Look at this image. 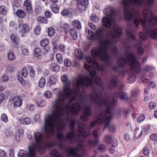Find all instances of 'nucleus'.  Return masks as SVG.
Instances as JSON below:
<instances>
[{
    "label": "nucleus",
    "mask_w": 157,
    "mask_h": 157,
    "mask_svg": "<svg viewBox=\"0 0 157 157\" xmlns=\"http://www.w3.org/2000/svg\"><path fill=\"white\" fill-rule=\"evenodd\" d=\"M145 118V115L143 114H141L137 117V121L138 122H140L143 121Z\"/></svg>",
    "instance_id": "nucleus-49"
},
{
    "label": "nucleus",
    "mask_w": 157,
    "mask_h": 157,
    "mask_svg": "<svg viewBox=\"0 0 157 157\" xmlns=\"http://www.w3.org/2000/svg\"><path fill=\"white\" fill-rule=\"evenodd\" d=\"M99 142L98 139L89 140L87 143L88 145L90 147H93L97 145Z\"/></svg>",
    "instance_id": "nucleus-21"
},
{
    "label": "nucleus",
    "mask_w": 157,
    "mask_h": 157,
    "mask_svg": "<svg viewBox=\"0 0 157 157\" xmlns=\"http://www.w3.org/2000/svg\"><path fill=\"white\" fill-rule=\"evenodd\" d=\"M51 155L54 156V157H64L61 153H59L56 149H52L50 152Z\"/></svg>",
    "instance_id": "nucleus-23"
},
{
    "label": "nucleus",
    "mask_w": 157,
    "mask_h": 157,
    "mask_svg": "<svg viewBox=\"0 0 157 157\" xmlns=\"http://www.w3.org/2000/svg\"><path fill=\"white\" fill-rule=\"evenodd\" d=\"M124 140L126 141H130L131 137L129 134L128 133H126L124 135Z\"/></svg>",
    "instance_id": "nucleus-62"
},
{
    "label": "nucleus",
    "mask_w": 157,
    "mask_h": 157,
    "mask_svg": "<svg viewBox=\"0 0 157 157\" xmlns=\"http://www.w3.org/2000/svg\"><path fill=\"white\" fill-rule=\"evenodd\" d=\"M143 132V130L142 128L139 127L136 128L134 131L133 139H136L140 138L142 136Z\"/></svg>",
    "instance_id": "nucleus-17"
},
{
    "label": "nucleus",
    "mask_w": 157,
    "mask_h": 157,
    "mask_svg": "<svg viewBox=\"0 0 157 157\" xmlns=\"http://www.w3.org/2000/svg\"><path fill=\"white\" fill-rule=\"evenodd\" d=\"M138 94V91L137 90H134L132 91L131 92V97L135 98L136 97Z\"/></svg>",
    "instance_id": "nucleus-60"
},
{
    "label": "nucleus",
    "mask_w": 157,
    "mask_h": 157,
    "mask_svg": "<svg viewBox=\"0 0 157 157\" xmlns=\"http://www.w3.org/2000/svg\"><path fill=\"white\" fill-rule=\"evenodd\" d=\"M1 118L2 121L5 123H6L8 121V118L5 113L2 114L1 117Z\"/></svg>",
    "instance_id": "nucleus-45"
},
{
    "label": "nucleus",
    "mask_w": 157,
    "mask_h": 157,
    "mask_svg": "<svg viewBox=\"0 0 157 157\" xmlns=\"http://www.w3.org/2000/svg\"><path fill=\"white\" fill-rule=\"evenodd\" d=\"M21 75L24 78H25L28 75V71L25 67H24L21 70Z\"/></svg>",
    "instance_id": "nucleus-44"
},
{
    "label": "nucleus",
    "mask_w": 157,
    "mask_h": 157,
    "mask_svg": "<svg viewBox=\"0 0 157 157\" xmlns=\"http://www.w3.org/2000/svg\"><path fill=\"white\" fill-rule=\"evenodd\" d=\"M90 20L94 22H97L99 21L98 17L95 14H92L90 17Z\"/></svg>",
    "instance_id": "nucleus-40"
},
{
    "label": "nucleus",
    "mask_w": 157,
    "mask_h": 157,
    "mask_svg": "<svg viewBox=\"0 0 157 157\" xmlns=\"http://www.w3.org/2000/svg\"><path fill=\"white\" fill-rule=\"evenodd\" d=\"M71 61L68 59H65L64 61V65L66 66L70 67L71 65Z\"/></svg>",
    "instance_id": "nucleus-58"
},
{
    "label": "nucleus",
    "mask_w": 157,
    "mask_h": 157,
    "mask_svg": "<svg viewBox=\"0 0 157 157\" xmlns=\"http://www.w3.org/2000/svg\"><path fill=\"white\" fill-rule=\"evenodd\" d=\"M57 80L56 77L54 75L51 76L49 78V83L51 85L54 84Z\"/></svg>",
    "instance_id": "nucleus-30"
},
{
    "label": "nucleus",
    "mask_w": 157,
    "mask_h": 157,
    "mask_svg": "<svg viewBox=\"0 0 157 157\" xmlns=\"http://www.w3.org/2000/svg\"><path fill=\"white\" fill-rule=\"evenodd\" d=\"M48 35L49 36H52L55 33V30L52 28H49L48 30Z\"/></svg>",
    "instance_id": "nucleus-46"
},
{
    "label": "nucleus",
    "mask_w": 157,
    "mask_h": 157,
    "mask_svg": "<svg viewBox=\"0 0 157 157\" xmlns=\"http://www.w3.org/2000/svg\"><path fill=\"white\" fill-rule=\"evenodd\" d=\"M49 43V42L47 39L43 40L40 42V45L43 47L44 52L45 53H47L50 49V47L48 46Z\"/></svg>",
    "instance_id": "nucleus-15"
},
{
    "label": "nucleus",
    "mask_w": 157,
    "mask_h": 157,
    "mask_svg": "<svg viewBox=\"0 0 157 157\" xmlns=\"http://www.w3.org/2000/svg\"><path fill=\"white\" fill-rule=\"evenodd\" d=\"M97 123L99 124L97 121V119L96 121H94L91 123L89 127V129H90L93 128L96 124ZM78 137L80 136L84 137H86L90 134L89 130L88 129V126L86 124H85L82 123H80L78 125Z\"/></svg>",
    "instance_id": "nucleus-9"
},
{
    "label": "nucleus",
    "mask_w": 157,
    "mask_h": 157,
    "mask_svg": "<svg viewBox=\"0 0 157 157\" xmlns=\"http://www.w3.org/2000/svg\"><path fill=\"white\" fill-rule=\"evenodd\" d=\"M118 98L121 100L127 101L130 99L131 98L128 97L126 94L123 91H118Z\"/></svg>",
    "instance_id": "nucleus-18"
},
{
    "label": "nucleus",
    "mask_w": 157,
    "mask_h": 157,
    "mask_svg": "<svg viewBox=\"0 0 157 157\" xmlns=\"http://www.w3.org/2000/svg\"><path fill=\"white\" fill-rule=\"evenodd\" d=\"M22 133L21 132L19 131H17L16 133L15 134L13 138H14L17 141H19L20 140V138L21 135Z\"/></svg>",
    "instance_id": "nucleus-36"
},
{
    "label": "nucleus",
    "mask_w": 157,
    "mask_h": 157,
    "mask_svg": "<svg viewBox=\"0 0 157 157\" xmlns=\"http://www.w3.org/2000/svg\"><path fill=\"white\" fill-rule=\"evenodd\" d=\"M141 43V40H140L136 43L135 45V47L138 48V53L139 56L142 55L144 51V49L140 47Z\"/></svg>",
    "instance_id": "nucleus-19"
},
{
    "label": "nucleus",
    "mask_w": 157,
    "mask_h": 157,
    "mask_svg": "<svg viewBox=\"0 0 157 157\" xmlns=\"http://www.w3.org/2000/svg\"><path fill=\"white\" fill-rule=\"evenodd\" d=\"M116 84V79L113 78L111 81L110 82L109 84V87L112 89L115 86Z\"/></svg>",
    "instance_id": "nucleus-38"
},
{
    "label": "nucleus",
    "mask_w": 157,
    "mask_h": 157,
    "mask_svg": "<svg viewBox=\"0 0 157 157\" xmlns=\"http://www.w3.org/2000/svg\"><path fill=\"white\" fill-rule=\"evenodd\" d=\"M126 63L130 67L131 71L136 73L140 71V64L135 54L127 52L126 59L123 58L120 60L118 58V66L123 67Z\"/></svg>",
    "instance_id": "nucleus-7"
},
{
    "label": "nucleus",
    "mask_w": 157,
    "mask_h": 157,
    "mask_svg": "<svg viewBox=\"0 0 157 157\" xmlns=\"http://www.w3.org/2000/svg\"><path fill=\"white\" fill-rule=\"evenodd\" d=\"M136 80V76L134 74L130 75L128 78V81L129 83H132L134 82Z\"/></svg>",
    "instance_id": "nucleus-34"
},
{
    "label": "nucleus",
    "mask_w": 157,
    "mask_h": 157,
    "mask_svg": "<svg viewBox=\"0 0 157 157\" xmlns=\"http://www.w3.org/2000/svg\"><path fill=\"white\" fill-rule=\"evenodd\" d=\"M23 5L25 7V10L28 14H32L33 12L31 2L29 0H25L23 3Z\"/></svg>",
    "instance_id": "nucleus-16"
},
{
    "label": "nucleus",
    "mask_w": 157,
    "mask_h": 157,
    "mask_svg": "<svg viewBox=\"0 0 157 157\" xmlns=\"http://www.w3.org/2000/svg\"><path fill=\"white\" fill-rule=\"evenodd\" d=\"M139 36L140 39L142 40H145L147 38V36L143 32H140L139 33Z\"/></svg>",
    "instance_id": "nucleus-53"
},
{
    "label": "nucleus",
    "mask_w": 157,
    "mask_h": 157,
    "mask_svg": "<svg viewBox=\"0 0 157 157\" xmlns=\"http://www.w3.org/2000/svg\"><path fill=\"white\" fill-rule=\"evenodd\" d=\"M92 115V110L89 107H86L83 110V114L80 117L81 119L83 121H85L88 119V117Z\"/></svg>",
    "instance_id": "nucleus-12"
},
{
    "label": "nucleus",
    "mask_w": 157,
    "mask_h": 157,
    "mask_svg": "<svg viewBox=\"0 0 157 157\" xmlns=\"http://www.w3.org/2000/svg\"><path fill=\"white\" fill-rule=\"evenodd\" d=\"M155 0H123V4L124 6L125 16L126 19L129 21L133 20V22L136 27L140 21L141 19L144 20L143 15L144 10H149L148 9L143 10L142 13L138 10H134L131 5L137 7H145L147 6H151L154 4Z\"/></svg>",
    "instance_id": "nucleus-4"
},
{
    "label": "nucleus",
    "mask_w": 157,
    "mask_h": 157,
    "mask_svg": "<svg viewBox=\"0 0 157 157\" xmlns=\"http://www.w3.org/2000/svg\"><path fill=\"white\" fill-rule=\"evenodd\" d=\"M105 31L103 28H99L96 31L95 34L101 45L91 51L92 57L88 56L86 58L87 63L84 64V66L89 71V75H79L73 80L72 83L71 81H67L66 75L61 77V80L65 83L62 90L56 89L57 93V98L52 104L53 112L48 114L45 119L47 127H52L60 121L62 116L68 115L75 116L78 114L84 99V92L80 93V89L95 85L101 87L102 82L97 75L96 67L98 70L103 71L105 66L100 64L96 58H99L107 65L109 64L110 56L107 50L111 41L105 36Z\"/></svg>",
    "instance_id": "nucleus-1"
},
{
    "label": "nucleus",
    "mask_w": 157,
    "mask_h": 157,
    "mask_svg": "<svg viewBox=\"0 0 157 157\" xmlns=\"http://www.w3.org/2000/svg\"><path fill=\"white\" fill-rule=\"evenodd\" d=\"M75 56L78 59H81L83 58V53L80 49H77L75 50Z\"/></svg>",
    "instance_id": "nucleus-22"
},
{
    "label": "nucleus",
    "mask_w": 157,
    "mask_h": 157,
    "mask_svg": "<svg viewBox=\"0 0 157 157\" xmlns=\"http://www.w3.org/2000/svg\"><path fill=\"white\" fill-rule=\"evenodd\" d=\"M144 154L146 156L149 155L150 153V151L149 148L147 146L145 147L143 149Z\"/></svg>",
    "instance_id": "nucleus-39"
},
{
    "label": "nucleus",
    "mask_w": 157,
    "mask_h": 157,
    "mask_svg": "<svg viewBox=\"0 0 157 157\" xmlns=\"http://www.w3.org/2000/svg\"><path fill=\"white\" fill-rule=\"evenodd\" d=\"M150 138L153 141H157V134H153L151 135Z\"/></svg>",
    "instance_id": "nucleus-56"
},
{
    "label": "nucleus",
    "mask_w": 157,
    "mask_h": 157,
    "mask_svg": "<svg viewBox=\"0 0 157 157\" xmlns=\"http://www.w3.org/2000/svg\"><path fill=\"white\" fill-rule=\"evenodd\" d=\"M104 140L107 143H109L112 140V137L109 135H106L104 137Z\"/></svg>",
    "instance_id": "nucleus-50"
},
{
    "label": "nucleus",
    "mask_w": 157,
    "mask_h": 157,
    "mask_svg": "<svg viewBox=\"0 0 157 157\" xmlns=\"http://www.w3.org/2000/svg\"><path fill=\"white\" fill-rule=\"evenodd\" d=\"M11 39L12 41L15 43H17L19 41L18 38L13 35H11Z\"/></svg>",
    "instance_id": "nucleus-48"
},
{
    "label": "nucleus",
    "mask_w": 157,
    "mask_h": 157,
    "mask_svg": "<svg viewBox=\"0 0 157 157\" xmlns=\"http://www.w3.org/2000/svg\"><path fill=\"white\" fill-rule=\"evenodd\" d=\"M17 78L20 83L23 86L25 85L26 83L25 80L19 76H17Z\"/></svg>",
    "instance_id": "nucleus-51"
},
{
    "label": "nucleus",
    "mask_w": 157,
    "mask_h": 157,
    "mask_svg": "<svg viewBox=\"0 0 157 157\" xmlns=\"http://www.w3.org/2000/svg\"><path fill=\"white\" fill-rule=\"evenodd\" d=\"M86 32H87V37L90 40L93 39L94 37V34L91 30H90L88 29H85Z\"/></svg>",
    "instance_id": "nucleus-27"
},
{
    "label": "nucleus",
    "mask_w": 157,
    "mask_h": 157,
    "mask_svg": "<svg viewBox=\"0 0 157 157\" xmlns=\"http://www.w3.org/2000/svg\"><path fill=\"white\" fill-rule=\"evenodd\" d=\"M35 11L36 13H40L42 11V9L41 7L39 5H37L36 6L35 9Z\"/></svg>",
    "instance_id": "nucleus-59"
},
{
    "label": "nucleus",
    "mask_w": 157,
    "mask_h": 157,
    "mask_svg": "<svg viewBox=\"0 0 157 157\" xmlns=\"http://www.w3.org/2000/svg\"><path fill=\"white\" fill-rule=\"evenodd\" d=\"M49 135H47L46 136H43L40 132H35L34 133V137L35 139V143L30 145L34 147L33 148L40 153H44L45 149V147L43 145V143L48 140L49 136Z\"/></svg>",
    "instance_id": "nucleus-8"
},
{
    "label": "nucleus",
    "mask_w": 157,
    "mask_h": 157,
    "mask_svg": "<svg viewBox=\"0 0 157 157\" xmlns=\"http://www.w3.org/2000/svg\"><path fill=\"white\" fill-rule=\"evenodd\" d=\"M104 13L107 16L102 18L103 25L106 28H109L112 30L113 37H117L118 36V14L117 10L113 7L107 6L104 10Z\"/></svg>",
    "instance_id": "nucleus-5"
},
{
    "label": "nucleus",
    "mask_w": 157,
    "mask_h": 157,
    "mask_svg": "<svg viewBox=\"0 0 157 157\" xmlns=\"http://www.w3.org/2000/svg\"><path fill=\"white\" fill-rule=\"evenodd\" d=\"M149 106L150 109H153L156 108V104L153 102H151L149 103Z\"/></svg>",
    "instance_id": "nucleus-63"
},
{
    "label": "nucleus",
    "mask_w": 157,
    "mask_h": 157,
    "mask_svg": "<svg viewBox=\"0 0 157 157\" xmlns=\"http://www.w3.org/2000/svg\"><path fill=\"white\" fill-rule=\"evenodd\" d=\"M50 68L53 71L57 72L59 71L60 67L56 63H52L51 64Z\"/></svg>",
    "instance_id": "nucleus-29"
},
{
    "label": "nucleus",
    "mask_w": 157,
    "mask_h": 157,
    "mask_svg": "<svg viewBox=\"0 0 157 157\" xmlns=\"http://www.w3.org/2000/svg\"><path fill=\"white\" fill-rule=\"evenodd\" d=\"M70 33L74 40H77V34L75 30L71 29L70 31Z\"/></svg>",
    "instance_id": "nucleus-35"
},
{
    "label": "nucleus",
    "mask_w": 157,
    "mask_h": 157,
    "mask_svg": "<svg viewBox=\"0 0 157 157\" xmlns=\"http://www.w3.org/2000/svg\"><path fill=\"white\" fill-rule=\"evenodd\" d=\"M51 8L52 11L55 13H57L59 12V8L56 4H53L51 6Z\"/></svg>",
    "instance_id": "nucleus-31"
},
{
    "label": "nucleus",
    "mask_w": 157,
    "mask_h": 157,
    "mask_svg": "<svg viewBox=\"0 0 157 157\" xmlns=\"http://www.w3.org/2000/svg\"><path fill=\"white\" fill-rule=\"evenodd\" d=\"M56 58L58 62L60 63H62L63 62V57L62 56L60 53H57L56 55Z\"/></svg>",
    "instance_id": "nucleus-41"
},
{
    "label": "nucleus",
    "mask_w": 157,
    "mask_h": 157,
    "mask_svg": "<svg viewBox=\"0 0 157 157\" xmlns=\"http://www.w3.org/2000/svg\"><path fill=\"white\" fill-rule=\"evenodd\" d=\"M38 20L42 23H47V19L46 18L41 17H39L37 18Z\"/></svg>",
    "instance_id": "nucleus-47"
},
{
    "label": "nucleus",
    "mask_w": 157,
    "mask_h": 157,
    "mask_svg": "<svg viewBox=\"0 0 157 157\" xmlns=\"http://www.w3.org/2000/svg\"><path fill=\"white\" fill-rule=\"evenodd\" d=\"M16 13L17 16L20 18H24L26 15V12L22 10H17Z\"/></svg>",
    "instance_id": "nucleus-25"
},
{
    "label": "nucleus",
    "mask_w": 157,
    "mask_h": 157,
    "mask_svg": "<svg viewBox=\"0 0 157 157\" xmlns=\"http://www.w3.org/2000/svg\"><path fill=\"white\" fill-rule=\"evenodd\" d=\"M73 26L76 28L78 29H81V25L80 22L78 20H75L72 21V23Z\"/></svg>",
    "instance_id": "nucleus-28"
},
{
    "label": "nucleus",
    "mask_w": 157,
    "mask_h": 157,
    "mask_svg": "<svg viewBox=\"0 0 157 157\" xmlns=\"http://www.w3.org/2000/svg\"><path fill=\"white\" fill-rule=\"evenodd\" d=\"M34 56L38 59L41 57V52L40 49L39 48H36L33 51Z\"/></svg>",
    "instance_id": "nucleus-26"
},
{
    "label": "nucleus",
    "mask_w": 157,
    "mask_h": 157,
    "mask_svg": "<svg viewBox=\"0 0 157 157\" xmlns=\"http://www.w3.org/2000/svg\"><path fill=\"white\" fill-rule=\"evenodd\" d=\"M101 95V91L94 89L90 94V100L99 106L105 107V110H101L98 116L97 121L99 124H104V130L107 128L110 132H113L115 128L114 125L110 123L112 116L111 110L112 106L115 105L117 102L113 100L111 102L109 99L102 98Z\"/></svg>",
    "instance_id": "nucleus-3"
},
{
    "label": "nucleus",
    "mask_w": 157,
    "mask_h": 157,
    "mask_svg": "<svg viewBox=\"0 0 157 157\" xmlns=\"http://www.w3.org/2000/svg\"><path fill=\"white\" fill-rule=\"evenodd\" d=\"M0 157H7L6 153L2 150H0Z\"/></svg>",
    "instance_id": "nucleus-64"
},
{
    "label": "nucleus",
    "mask_w": 157,
    "mask_h": 157,
    "mask_svg": "<svg viewBox=\"0 0 157 157\" xmlns=\"http://www.w3.org/2000/svg\"><path fill=\"white\" fill-rule=\"evenodd\" d=\"M7 12V10L3 6H0V13L5 15Z\"/></svg>",
    "instance_id": "nucleus-52"
},
{
    "label": "nucleus",
    "mask_w": 157,
    "mask_h": 157,
    "mask_svg": "<svg viewBox=\"0 0 157 157\" xmlns=\"http://www.w3.org/2000/svg\"><path fill=\"white\" fill-rule=\"evenodd\" d=\"M92 135L95 139H98L99 136L97 130H94L92 132Z\"/></svg>",
    "instance_id": "nucleus-61"
},
{
    "label": "nucleus",
    "mask_w": 157,
    "mask_h": 157,
    "mask_svg": "<svg viewBox=\"0 0 157 157\" xmlns=\"http://www.w3.org/2000/svg\"><path fill=\"white\" fill-rule=\"evenodd\" d=\"M20 122L23 125H28L31 123L30 119L28 117H21L19 119Z\"/></svg>",
    "instance_id": "nucleus-20"
},
{
    "label": "nucleus",
    "mask_w": 157,
    "mask_h": 157,
    "mask_svg": "<svg viewBox=\"0 0 157 157\" xmlns=\"http://www.w3.org/2000/svg\"><path fill=\"white\" fill-rule=\"evenodd\" d=\"M40 27L39 25L37 26L34 29V32L36 35H38L40 31Z\"/></svg>",
    "instance_id": "nucleus-54"
},
{
    "label": "nucleus",
    "mask_w": 157,
    "mask_h": 157,
    "mask_svg": "<svg viewBox=\"0 0 157 157\" xmlns=\"http://www.w3.org/2000/svg\"><path fill=\"white\" fill-rule=\"evenodd\" d=\"M9 101L15 107H20L22 104V98L18 95L14 96L13 98H10L9 99Z\"/></svg>",
    "instance_id": "nucleus-11"
},
{
    "label": "nucleus",
    "mask_w": 157,
    "mask_h": 157,
    "mask_svg": "<svg viewBox=\"0 0 157 157\" xmlns=\"http://www.w3.org/2000/svg\"><path fill=\"white\" fill-rule=\"evenodd\" d=\"M34 147L30 145L29 147V152L21 149L17 153L18 157H36V151L34 148Z\"/></svg>",
    "instance_id": "nucleus-10"
},
{
    "label": "nucleus",
    "mask_w": 157,
    "mask_h": 157,
    "mask_svg": "<svg viewBox=\"0 0 157 157\" xmlns=\"http://www.w3.org/2000/svg\"><path fill=\"white\" fill-rule=\"evenodd\" d=\"M36 102L37 105L39 107H43L45 104V102L44 100H40V101L38 102L36 101Z\"/></svg>",
    "instance_id": "nucleus-57"
},
{
    "label": "nucleus",
    "mask_w": 157,
    "mask_h": 157,
    "mask_svg": "<svg viewBox=\"0 0 157 157\" xmlns=\"http://www.w3.org/2000/svg\"><path fill=\"white\" fill-rule=\"evenodd\" d=\"M143 17L144 20H142L141 25L143 27L144 31L151 38L157 39V30L152 29L150 25H155L157 24V17L153 16V13L149 10H144Z\"/></svg>",
    "instance_id": "nucleus-6"
},
{
    "label": "nucleus",
    "mask_w": 157,
    "mask_h": 157,
    "mask_svg": "<svg viewBox=\"0 0 157 157\" xmlns=\"http://www.w3.org/2000/svg\"><path fill=\"white\" fill-rule=\"evenodd\" d=\"M29 70L30 76L32 78H34L35 76V72L33 68L31 67H30Z\"/></svg>",
    "instance_id": "nucleus-42"
},
{
    "label": "nucleus",
    "mask_w": 157,
    "mask_h": 157,
    "mask_svg": "<svg viewBox=\"0 0 157 157\" xmlns=\"http://www.w3.org/2000/svg\"><path fill=\"white\" fill-rule=\"evenodd\" d=\"M153 69V67L149 65H146L144 66L142 69V71L145 73L151 71Z\"/></svg>",
    "instance_id": "nucleus-33"
},
{
    "label": "nucleus",
    "mask_w": 157,
    "mask_h": 157,
    "mask_svg": "<svg viewBox=\"0 0 157 157\" xmlns=\"http://www.w3.org/2000/svg\"><path fill=\"white\" fill-rule=\"evenodd\" d=\"M88 4V0H80L77 3V7L80 11L86 10V6Z\"/></svg>",
    "instance_id": "nucleus-14"
},
{
    "label": "nucleus",
    "mask_w": 157,
    "mask_h": 157,
    "mask_svg": "<svg viewBox=\"0 0 157 157\" xmlns=\"http://www.w3.org/2000/svg\"><path fill=\"white\" fill-rule=\"evenodd\" d=\"M126 35L128 39L131 40H134L135 39V36L133 32L130 30H128L126 33Z\"/></svg>",
    "instance_id": "nucleus-24"
},
{
    "label": "nucleus",
    "mask_w": 157,
    "mask_h": 157,
    "mask_svg": "<svg viewBox=\"0 0 157 157\" xmlns=\"http://www.w3.org/2000/svg\"><path fill=\"white\" fill-rule=\"evenodd\" d=\"M72 115H65L67 121L70 122V128L71 130V131L67 133L66 137H65L63 133L59 132L60 131L63 129L65 127L66 124L64 121L63 116L61 117L60 121L57 124H56L52 127H47L45 122L44 129L45 132L48 134H53L56 132H57L56 135V137L58 140L60 142L59 144V146L62 150L65 149L66 152L69 156L82 157L86 153V151L84 149V146L82 144H78L76 148L68 147L66 148V145L63 144V142L67 143L68 140L72 143L74 142L76 140V132L74 130L75 121L70 117V116Z\"/></svg>",
    "instance_id": "nucleus-2"
},
{
    "label": "nucleus",
    "mask_w": 157,
    "mask_h": 157,
    "mask_svg": "<svg viewBox=\"0 0 157 157\" xmlns=\"http://www.w3.org/2000/svg\"><path fill=\"white\" fill-rule=\"evenodd\" d=\"M44 96L47 99H50L52 97V93L49 91L45 92L43 94Z\"/></svg>",
    "instance_id": "nucleus-43"
},
{
    "label": "nucleus",
    "mask_w": 157,
    "mask_h": 157,
    "mask_svg": "<svg viewBox=\"0 0 157 157\" xmlns=\"http://www.w3.org/2000/svg\"><path fill=\"white\" fill-rule=\"evenodd\" d=\"M8 59L10 60H14L15 59V56L13 53L11 51H10L7 55Z\"/></svg>",
    "instance_id": "nucleus-37"
},
{
    "label": "nucleus",
    "mask_w": 157,
    "mask_h": 157,
    "mask_svg": "<svg viewBox=\"0 0 157 157\" xmlns=\"http://www.w3.org/2000/svg\"><path fill=\"white\" fill-rule=\"evenodd\" d=\"M21 48L22 52L23 55L28 56L29 54V52L27 48L25 47H22Z\"/></svg>",
    "instance_id": "nucleus-55"
},
{
    "label": "nucleus",
    "mask_w": 157,
    "mask_h": 157,
    "mask_svg": "<svg viewBox=\"0 0 157 157\" xmlns=\"http://www.w3.org/2000/svg\"><path fill=\"white\" fill-rule=\"evenodd\" d=\"M30 29L29 26L26 23L21 22L19 24V32L22 35L28 33Z\"/></svg>",
    "instance_id": "nucleus-13"
},
{
    "label": "nucleus",
    "mask_w": 157,
    "mask_h": 157,
    "mask_svg": "<svg viewBox=\"0 0 157 157\" xmlns=\"http://www.w3.org/2000/svg\"><path fill=\"white\" fill-rule=\"evenodd\" d=\"M46 83V80L44 78L41 77L40 79L38 85L40 87H43L45 85Z\"/></svg>",
    "instance_id": "nucleus-32"
}]
</instances>
